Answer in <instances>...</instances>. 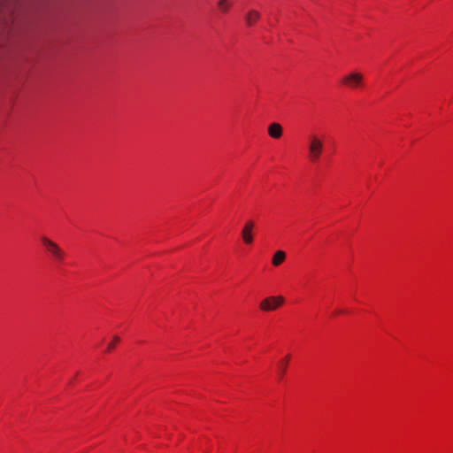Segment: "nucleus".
<instances>
[{
  "label": "nucleus",
  "mask_w": 453,
  "mask_h": 453,
  "mask_svg": "<svg viewBox=\"0 0 453 453\" xmlns=\"http://www.w3.org/2000/svg\"><path fill=\"white\" fill-rule=\"evenodd\" d=\"M324 151L323 138L316 134H309L307 138L308 158L311 162H317Z\"/></svg>",
  "instance_id": "obj_1"
},
{
  "label": "nucleus",
  "mask_w": 453,
  "mask_h": 453,
  "mask_svg": "<svg viewBox=\"0 0 453 453\" xmlns=\"http://www.w3.org/2000/svg\"><path fill=\"white\" fill-rule=\"evenodd\" d=\"M41 242L42 245L45 247L46 250L58 261H63L65 257V253L61 250V248L53 241L49 239L48 237L42 236L41 237Z\"/></svg>",
  "instance_id": "obj_2"
},
{
  "label": "nucleus",
  "mask_w": 453,
  "mask_h": 453,
  "mask_svg": "<svg viewBox=\"0 0 453 453\" xmlns=\"http://www.w3.org/2000/svg\"><path fill=\"white\" fill-rule=\"evenodd\" d=\"M342 83L350 89H357L363 87L364 76L361 73L351 72L342 79Z\"/></svg>",
  "instance_id": "obj_3"
},
{
  "label": "nucleus",
  "mask_w": 453,
  "mask_h": 453,
  "mask_svg": "<svg viewBox=\"0 0 453 453\" xmlns=\"http://www.w3.org/2000/svg\"><path fill=\"white\" fill-rule=\"evenodd\" d=\"M284 302V298L282 296H270L264 299L260 304L259 308L263 311H271L276 310L280 307Z\"/></svg>",
  "instance_id": "obj_4"
},
{
  "label": "nucleus",
  "mask_w": 453,
  "mask_h": 453,
  "mask_svg": "<svg viewBox=\"0 0 453 453\" xmlns=\"http://www.w3.org/2000/svg\"><path fill=\"white\" fill-rule=\"evenodd\" d=\"M255 222L252 219L247 220L241 231L242 241L245 244L250 245L253 242V230L255 228Z\"/></svg>",
  "instance_id": "obj_5"
},
{
  "label": "nucleus",
  "mask_w": 453,
  "mask_h": 453,
  "mask_svg": "<svg viewBox=\"0 0 453 453\" xmlns=\"http://www.w3.org/2000/svg\"><path fill=\"white\" fill-rule=\"evenodd\" d=\"M283 133L282 127L276 122H273L268 126V134L273 139H279L281 137Z\"/></svg>",
  "instance_id": "obj_6"
},
{
  "label": "nucleus",
  "mask_w": 453,
  "mask_h": 453,
  "mask_svg": "<svg viewBox=\"0 0 453 453\" xmlns=\"http://www.w3.org/2000/svg\"><path fill=\"white\" fill-rule=\"evenodd\" d=\"M260 18V13L257 11L251 10L245 16V22L247 26L251 27Z\"/></svg>",
  "instance_id": "obj_7"
},
{
  "label": "nucleus",
  "mask_w": 453,
  "mask_h": 453,
  "mask_svg": "<svg viewBox=\"0 0 453 453\" xmlns=\"http://www.w3.org/2000/svg\"><path fill=\"white\" fill-rule=\"evenodd\" d=\"M286 258V253L283 250H277L273 257L272 264L274 266H279L283 263Z\"/></svg>",
  "instance_id": "obj_8"
},
{
  "label": "nucleus",
  "mask_w": 453,
  "mask_h": 453,
  "mask_svg": "<svg viewBox=\"0 0 453 453\" xmlns=\"http://www.w3.org/2000/svg\"><path fill=\"white\" fill-rule=\"evenodd\" d=\"M231 4L232 3L230 0H219L217 3L218 8L222 13H226L230 9Z\"/></svg>",
  "instance_id": "obj_9"
},
{
  "label": "nucleus",
  "mask_w": 453,
  "mask_h": 453,
  "mask_svg": "<svg viewBox=\"0 0 453 453\" xmlns=\"http://www.w3.org/2000/svg\"><path fill=\"white\" fill-rule=\"evenodd\" d=\"M288 358L289 357L287 356L284 359H281L280 362H279V372H280V376H283L286 370H287V366H288Z\"/></svg>",
  "instance_id": "obj_10"
},
{
  "label": "nucleus",
  "mask_w": 453,
  "mask_h": 453,
  "mask_svg": "<svg viewBox=\"0 0 453 453\" xmlns=\"http://www.w3.org/2000/svg\"><path fill=\"white\" fill-rule=\"evenodd\" d=\"M120 341V338L117 335H115L112 339V342H111L108 346H107V351H111L114 347H115V344L117 342H119Z\"/></svg>",
  "instance_id": "obj_11"
},
{
  "label": "nucleus",
  "mask_w": 453,
  "mask_h": 453,
  "mask_svg": "<svg viewBox=\"0 0 453 453\" xmlns=\"http://www.w3.org/2000/svg\"><path fill=\"white\" fill-rule=\"evenodd\" d=\"M342 312H343V311H342V310H336V311H334V314H341V313H342Z\"/></svg>",
  "instance_id": "obj_12"
}]
</instances>
